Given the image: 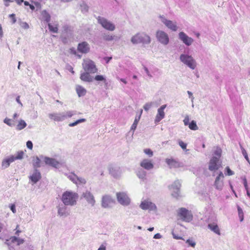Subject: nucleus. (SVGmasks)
Segmentation results:
<instances>
[{"label": "nucleus", "instance_id": "obj_1", "mask_svg": "<svg viewBox=\"0 0 250 250\" xmlns=\"http://www.w3.org/2000/svg\"><path fill=\"white\" fill-rule=\"evenodd\" d=\"M78 194L72 191H66L63 193L61 200L65 206H73L76 205Z\"/></svg>", "mask_w": 250, "mask_h": 250}, {"label": "nucleus", "instance_id": "obj_2", "mask_svg": "<svg viewBox=\"0 0 250 250\" xmlns=\"http://www.w3.org/2000/svg\"><path fill=\"white\" fill-rule=\"evenodd\" d=\"M130 42L134 45L139 43L148 44L151 42V38L145 32H138L132 36Z\"/></svg>", "mask_w": 250, "mask_h": 250}, {"label": "nucleus", "instance_id": "obj_3", "mask_svg": "<svg viewBox=\"0 0 250 250\" xmlns=\"http://www.w3.org/2000/svg\"><path fill=\"white\" fill-rule=\"evenodd\" d=\"M24 154V153L23 151H20L14 155H12L5 157L1 162V168H7L10 166V164L15 160L22 159Z\"/></svg>", "mask_w": 250, "mask_h": 250}, {"label": "nucleus", "instance_id": "obj_4", "mask_svg": "<svg viewBox=\"0 0 250 250\" xmlns=\"http://www.w3.org/2000/svg\"><path fill=\"white\" fill-rule=\"evenodd\" d=\"M181 62L191 70H194L197 66V63L194 58L188 54H181L179 57Z\"/></svg>", "mask_w": 250, "mask_h": 250}, {"label": "nucleus", "instance_id": "obj_5", "mask_svg": "<svg viewBox=\"0 0 250 250\" xmlns=\"http://www.w3.org/2000/svg\"><path fill=\"white\" fill-rule=\"evenodd\" d=\"M158 18L160 21L170 31L176 32L178 30L179 26L176 21L168 20L164 15H159Z\"/></svg>", "mask_w": 250, "mask_h": 250}, {"label": "nucleus", "instance_id": "obj_6", "mask_svg": "<svg viewBox=\"0 0 250 250\" xmlns=\"http://www.w3.org/2000/svg\"><path fill=\"white\" fill-rule=\"evenodd\" d=\"M155 37L157 42L164 46L168 45L170 42L168 34L162 30H157L156 31Z\"/></svg>", "mask_w": 250, "mask_h": 250}, {"label": "nucleus", "instance_id": "obj_7", "mask_svg": "<svg viewBox=\"0 0 250 250\" xmlns=\"http://www.w3.org/2000/svg\"><path fill=\"white\" fill-rule=\"evenodd\" d=\"M82 66L85 71L90 72L91 74L96 73L98 71V69L95 62L89 59L83 60Z\"/></svg>", "mask_w": 250, "mask_h": 250}, {"label": "nucleus", "instance_id": "obj_8", "mask_svg": "<svg viewBox=\"0 0 250 250\" xmlns=\"http://www.w3.org/2000/svg\"><path fill=\"white\" fill-rule=\"evenodd\" d=\"M181 183L179 180L175 181L171 185L168 186L169 189L171 191V195L176 199L181 197L180 192Z\"/></svg>", "mask_w": 250, "mask_h": 250}, {"label": "nucleus", "instance_id": "obj_9", "mask_svg": "<svg viewBox=\"0 0 250 250\" xmlns=\"http://www.w3.org/2000/svg\"><path fill=\"white\" fill-rule=\"evenodd\" d=\"M118 203L123 206H128L130 204L131 199L125 192H118L116 194Z\"/></svg>", "mask_w": 250, "mask_h": 250}, {"label": "nucleus", "instance_id": "obj_10", "mask_svg": "<svg viewBox=\"0 0 250 250\" xmlns=\"http://www.w3.org/2000/svg\"><path fill=\"white\" fill-rule=\"evenodd\" d=\"M178 213L181 219L184 221L189 222L192 220L193 216L191 211L185 208H180Z\"/></svg>", "mask_w": 250, "mask_h": 250}, {"label": "nucleus", "instance_id": "obj_11", "mask_svg": "<svg viewBox=\"0 0 250 250\" xmlns=\"http://www.w3.org/2000/svg\"><path fill=\"white\" fill-rule=\"evenodd\" d=\"M97 20L98 23L104 29L110 31H113L115 29V25L107 19L99 17Z\"/></svg>", "mask_w": 250, "mask_h": 250}, {"label": "nucleus", "instance_id": "obj_12", "mask_svg": "<svg viewBox=\"0 0 250 250\" xmlns=\"http://www.w3.org/2000/svg\"><path fill=\"white\" fill-rule=\"evenodd\" d=\"M143 210H148L149 211H156L157 208L156 205L149 200L142 201L139 206Z\"/></svg>", "mask_w": 250, "mask_h": 250}, {"label": "nucleus", "instance_id": "obj_13", "mask_svg": "<svg viewBox=\"0 0 250 250\" xmlns=\"http://www.w3.org/2000/svg\"><path fill=\"white\" fill-rule=\"evenodd\" d=\"M82 197L84 199L87 203L91 207H93L96 204V200L93 194L90 191L86 190L83 192L82 194Z\"/></svg>", "mask_w": 250, "mask_h": 250}, {"label": "nucleus", "instance_id": "obj_14", "mask_svg": "<svg viewBox=\"0 0 250 250\" xmlns=\"http://www.w3.org/2000/svg\"><path fill=\"white\" fill-rule=\"evenodd\" d=\"M114 203L115 201L110 195H104L102 196L101 200V206L103 208H110Z\"/></svg>", "mask_w": 250, "mask_h": 250}, {"label": "nucleus", "instance_id": "obj_15", "mask_svg": "<svg viewBox=\"0 0 250 250\" xmlns=\"http://www.w3.org/2000/svg\"><path fill=\"white\" fill-rule=\"evenodd\" d=\"M221 167V162L218 158L213 156L208 163V169L211 171H215Z\"/></svg>", "mask_w": 250, "mask_h": 250}, {"label": "nucleus", "instance_id": "obj_16", "mask_svg": "<svg viewBox=\"0 0 250 250\" xmlns=\"http://www.w3.org/2000/svg\"><path fill=\"white\" fill-rule=\"evenodd\" d=\"M178 38L183 43L188 46L191 45L194 42V39L193 38L189 37L183 31L179 33Z\"/></svg>", "mask_w": 250, "mask_h": 250}, {"label": "nucleus", "instance_id": "obj_17", "mask_svg": "<svg viewBox=\"0 0 250 250\" xmlns=\"http://www.w3.org/2000/svg\"><path fill=\"white\" fill-rule=\"evenodd\" d=\"M224 174L222 171H219L218 176L215 178L214 183V186L216 189L219 190L222 189L224 186Z\"/></svg>", "mask_w": 250, "mask_h": 250}, {"label": "nucleus", "instance_id": "obj_18", "mask_svg": "<svg viewBox=\"0 0 250 250\" xmlns=\"http://www.w3.org/2000/svg\"><path fill=\"white\" fill-rule=\"evenodd\" d=\"M67 177L74 184L77 185H84L86 183V181L84 178L78 177L74 173H71L68 175Z\"/></svg>", "mask_w": 250, "mask_h": 250}, {"label": "nucleus", "instance_id": "obj_19", "mask_svg": "<svg viewBox=\"0 0 250 250\" xmlns=\"http://www.w3.org/2000/svg\"><path fill=\"white\" fill-rule=\"evenodd\" d=\"M110 174L115 178H119L122 174V170L119 167L110 165L108 167Z\"/></svg>", "mask_w": 250, "mask_h": 250}, {"label": "nucleus", "instance_id": "obj_20", "mask_svg": "<svg viewBox=\"0 0 250 250\" xmlns=\"http://www.w3.org/2000/svg\"><path fill=\"white\" fill-rule=\"evenodd\" d=\"M140 166L147 170H150L154 168V164L151 160L148 159H144L140 163Z\"/></svg>", "mask_w": 250, "mask_h": 250}, {"label": "nucleus", "instance_id": "obj_21", "mask_svg": "<svg viewBox=\"0 0 250 250\" xmlns=\"http://www.w3.org/2000/svg\"><path fill=\"white\" fill-rule=\"evenodd\" d=\"M166 107L167 105L164 104L162 105L160 108L158 109L157 113L155 118V123H159L161 120L164 118L165 116V113L164 112V110L166 108Z\"/></svg>", "mask_w": 250, "mask_h": 250}, {"label": "nucleus", "instance_id": "obj_22", "mask_svg": "<svg viewBox=\"0 0 250 250\" xmlns=\"http://www.w3.org/2000/svg\"><path fill=\"white\" fill-rule=\"evenodd\" d=\"M42 176L40 172L37 169H34L32 174H31L29 178L32 182V184H36L41 179Z\"/></svg>", "mask_w": 250, "mask_h": 250}, {"label": "nucleus", "instance_id": "obj_23", "mask_svg": "<svg viewBox=\"0 0 250 250\" xmlns=\"http://www.w3.org/2000/svg\"><path fill=\"white\" fill-rule=\"evenodd\" d=\"M77 49L82 53L86 54L90 51V46L87 42H83L78 44Z\"/></svg>", "mask_w": 250, "mask_h": 250}, {"label": "nucleus", "instance_id": "obj_24", "mask_svg": "<svg viewBox=\"0 0 250 250\" xmlns=\"http://www.w3.org/2000/svg\"><path fill=\"white\" fill-rule=\"evenodd\" d=\"M90 74V72L84 71L81 73L80 78L82 81L85 82H92L94 80V77Z\"/></svg>", "mask_w": 250, "mask_h": 250}, {"label": "nucleus", "instance_id": "obj_25", "mask_svg": "<svg viewBox=\"0 0 250 250\" xmlns=\"http://www.w3.org/2000/svg\"><path fill=\"white\" fill-rule=\"evenodd\" d=\"M64 205H61L58 207V214L61 217H66L69 215L67 208Z\"/></svg>", "mask_w": 250, "mask_h": 250}, {"label": "nucleus", "instance_id": "obj_26", "mask_svg": "<svg viewBox=\"0 0 250 250\" xmlns=\"http://www.w3.org/2000/svg\"><path fill=\"white\" fill-rule=\"evenodd\" d=\"M44 161L46 165H50L55 168H58L59 167L60 163L55 159L45 157Z\"/></svg>", "mask_w": 250, "mask_h": 250}, {"label": "nucleus", "instance_id": "obj_27", "mask_svg": "<svg viewBox=\"0 0 250 250\" xmlns=\"http://www.w3.org/2000/svg\"><path fill=\"white\" fill-rule=\"evenodd\" d=\"M166 162L170 168H177L181 167L180 163L173 159H166Z\"/></svg>", "mask_w": 250, "mask_h": 250}, {"label": "nucleus", "instance_id": "obj_28", "mask_svg": "<svg viewBox=\"0 0 250 250\" xmlns=\"http://www.w3.org/2000/svg\"><path fill=\"white\" fill-rule=\"evenodd\" d=\"M208 227L209 229H210L212 231H213L215 233L219 235H220V229L216 223H212L208 224Z\"/></svg>", "mask_w": 250, "mask_h": 250}, {"label": "nucleus", "instance_id": "obj_29", "mask_svg": "<svg viewBox=\"0 0 250 250\" xmlns=\"http://www.w3.org/2000/svg\"><path fill=\"white\" fill-rule=\"evenodd\" d=\"M49 118L56 122H61L62 121L61 112L59 113H53L49 114L48 115Z\"/></svg>", "mask_w": 250, "mask_h": 250}, {"label": "nucleus", "instance_id": "obj_30", "mask_svg": "<svg viewBox=\"0 0 250 250\" xmlns=\"http://www.w3.org/2000/svg\"><path fill=\"white\" fill-rule=\"evenodd\" d=\"M62 120L63 121L68 118H71L76 114V111L73 110H68L61 112Z\"/></svg>", "mask_w": 250, "mask_h": 250}, {"label": "nucleus", "instance_id": "obj_31", "mask_svg": "<svg viewBox=\"0 0 250 250\" xmlns=\"http://www.w3.org/2000/svg\"><path fill=\"white\" fill-rule=\"evenodd\" d=\"M76 90L79 97L83 96L86 94V90L80 85H76Z\"/></svg>", "mask_w": 250, "mask_h": 250}, {"label": "nucleus", "instance_id": "obj_32", "mask_svg": "<svg viewBox=\"0 0 250 250\" xmlns=\"http://www.w3.org/2000/svg\"><path fill=\"white\" fill-rule=\"evenodd\" d=\"M136 174L137 177L143 181L146 179V172L142 169L138 170Z\"/></svg>", "mask_w": 250, "mask_h": 250}, {"label": "nucleus", "instance_id": "obj_33", "mask_svg": "<svg viewBox=\"0 0 250 250\" xmlns=\"http://www.w3.org/2000/svg\"><path fill=\"white\" fill-rule=\"evenodd\" d=\"M154 106H157L156 103L155 102H150L146 103L143 108L146 111H148L151 108Z\"/></svg>", "mask_w": 250, "mask_h": 250}, {"label": "nucleus", "instance_id": "obj_34", "mask_svg": "<svg viewBox=\"0 0 250 250\" xmlns=\"http://www.w3.org/2000/svg\"><path fill=\"white\" fill-rule=\"evenodd\" d=\"M142 112H143V110L141 109V111H140V113L139 115V116L137 117H135V119L134 121V123L133 124H132L131 127V130H132L133 131H134L136 127H137V124L140 119V118H141V115L142 114Z\"/></svg>", "mask_w": 250, "mask_h": 250}, {"label": "nucleus", "instance_id": "obj_35", "mask_svg": "<svg viewBox=\"0 0 250 250\" xmlns=\"http://www.w3.org/2000/svg\"><path fill=\"white\" fill-rule=\"evenodd\" d=\"M26 125L27 124L23 120L21 119L18 122V124L16 126V129L18 130H21L24 129Z\"/></svg>", "mask_w": 250, "mask_h": 250}, {"label": "nucleus", "instance_id": "obj_36", "mask_svg": "<svg viewBox=\"0 0 250 250\" xmlns=\"http://www.w3.org/2000/svg\"><path fill=\"white\" fill-rule=\"evenodd\" d=\"M214 151H213V156H216L217 158H218V159L221 157L222 155V149L218 147V146H215L213 148Z\"/></svg>", "mask_w": 250, "mask_h": 250}, {"label": "nucleus", "instance_id": "obj_37", "mask_svg": "<svg viewBox=\"0 0 250 250\" xmlns=\"http://www.w3.org/2000/svg\"><path fill=\"white\" fill-rule=\"evenodd\" d=\"M42 18L43 20L48 22L50 20V16L46 10H43L41 13Z\"/></svg>", "mask_w": 250, "mask_h": 250}, {"label": "nucleus", "instance_id": "obj_38", "mask_svg": "<svg viewBox=\"0 0 250 250\" xmlns=\"http://www.w3.org/2000/svg\"><path fill=\"white\" fill-rule=\"evenodd\" d=\"M102 38L105 41H111L114 40V36L108 33H104L102 35Z\"/></svg>", "mask_w": 250, "mask_h": 250}, {"label": "nucleus", "instance_id": "obj_39", "mask_svg": "<svg viewBox=\"0 0 250 250\" xmlns=\"http://www.w3.org/2000/svg\"><path fill=\"white\" fill-rule=\"evenodd\" d=\"M41 160L38 157L33 158V166L34 169H37L41 167L40 165Z\"/></svg>", "mask_w": 250, "mask_h": 250}, {"label": "nucleus", "instance_id": "obj_40", "mask_svg": "<svg viewBox=\"0 0 250 250\" xmlns=\"http://www.w3.org/2000/svg\"><path fill=\"white\" fill-rule=\"evenodd\" d=\"M10 240L12 242H17V245H20L24 242V240L21 238H19L16 237L15 236H13L10 238Z\"/></svg>", "mask_w": 250, "mask_h": 250}, {"label": "nucleus", "instance_id": "obj_41", "mask_svg": "<svg viewBox=\"0 0 250 250\" xmlns=\"http://www.w3.org/2000/svg\"><path fill=\"white\" fill-rule=\"evenodd\" d=\"M237 210L240 222H242L244 220V212L242 209L238 205L237 206Z\"/></svg>", "mask_w": 250, "mask_h": 250}, {"label": "nucleus", "instance_id": "obj_42", "mask_svg": "<svg viewBox=\"0 0 250 250\" xmlns=\"http://www.w3.org/2000/svg\"><path fill=\"white\" fill-rule=\"evenodd\" d=\"M49 30L53 33H57L58 31V25L56 24L55 26L51 25L50 23L48 24Z\"/></svg>", "mask_w": 250, "mask_h": 250}, {"label": "nucleus", "instance_id": "obj_43", "mask_svg": "<svg viewBox=\"0 0 250 250\" xmlns=\"http://www.w3.org/2000/svg\"><path fill=\"white\" fill-rule=\"evenodd\" d=\"M240 148L241 149L242 153L247 161L248 163H250V160L248 155V154L247 153L246 150L245 149V148L242 146V145H240Z\"/></svg>", "mask_w": 250, "mask_h": 250}, {"label": "nucleus", "instance_id": "obj_44", "mask_svg": "<svg viewBox=\"0 0 250 250\" xmlns=\"http://www.w3.org/2000/svg\"><path fill=\"white\" fill-rule=\"evenodd\" d=\"M188 127L191 130H196L198 129V126L194 121H192L189 124Z\"/></svg>", "mask_w": 250, "mask_h": 250}, {"label": "nucleus", "instance_id": "obj_45", "mask_svg": "<svg viewBox=\"0 0 250 250\" xmlns=\"http://www.w3.org/2000/svg\"><path fill=\"white\" fill-rule=\"evenodd\" d=\"M94 79L96 81H103L104 83H105L106 81L105 78L103 75H96L94 78Z\"/></svg>", "mask_w": 250, "mask_h": 250}, {"label": "nucleus", "instance_id": "obj_46", "mask_svg": "<svg viewBox=\"0 0 250 250\" xmlns=\"http://www.w3.org/2000/svg\"><path fill=\"white\" fill-rule=\"evenodd\" d=\"M3 122L9 126L14 125V124L12 122V119H11L5 118L3 120Z\"/></svg>", "mask_w": 250, "mask_h": 250}, {"label": "nucleus", "instance_id": "obj_47", "mask_svg": "<svg viewBox=\"0 0 250 250\" xmlns=\"http://www.w3.org/2000/svg\"><path fill=\"white\" fill-rule=\"evenodd\" d=\"M144 153L147 155L149 157H152L153 155V151L149 148H146L144 150Z\"/></svg>", "mask_w": 250, "mask_h": 250}, {"label": "nucleus", "instance_id": "obj_48", "mask_svg": "<svg viewBox=\"0 0 250 250\" xmlns=\"http://www.w3.org/2000/svg\"><path fill=\"white\" fill-rule=\"evenodd\" d=\"M20 25L21 28L24 29H27L29 28L28 24L26 22L21 21Z\"/></svg>", "mask_w": 250, "mask_h": 250}, {"label": "nucleus", "instance_id": "obj_49", "mask_svg": "<svg viewBox=\"0 0 250 250\" xmlns=\"http://www.w3.org/2000/svg\"><path fill=\"white\" fill-rule=\"evenodd\" d=\"M81 10L82 12H87L88 11V7L87 6V5L84 3H83L81 5Z\"/></svg>", "mask_w": 250, "mask_h": 250}, {"label": "nucleus", "instance_id": "obj_50", "mask_svg": "<svg viewBox=\"0 0 250 250\" xmlns=\"http://www.w3.org/2000/svg\"><path fill=\"white\" fill-rule=\"evenodd\" d=\"M178 144L179 146H181V147L183 149L185 150L186 149L187 145V144L185 143L184 142H183L181 140L178 141Z\"/></svg>", "mask_w": 250, "mask_h": 250}, {"label": "nucleus", "instance_id": "obj_51", "mask_svg": "<svg viewBox=\"0 0 250 250\" xmlns=\"http://www.w3.org/2000/svg\"><path fill=\"white\" fill-rule=\"evenodd\" d=\"M186 243L187 244H188V245L190 246L191 247H192L193 248H194L196 245V243L194 241H193L191 240H190L189 239H188L186 241Z\"/></svg>", "mask_w": 250, "mask_h": 250}, {"label": "nucleus", "instance_id": "obj_52", "mask_svg": "<svg viewBox=\"0 0 250 250\" xmlns=\"http://www.w3.org/2000/svg\"><path fill=\"white\" fill-rule=\"evenodd\" d=\"M226 170L227 172L226 174L229 176H231L234 174L233 171H232L229 167H226Z\"/></svg>", "mask_w": 250, "mask_h": 250}, {"label": "nucleus", "instance_id": "obj_53", "mask_svg": "<svg viewBox=\"0 0 250 250\" xmlns=\"http://www.w3.org/2000/svg\"><path fill=\"white\" fill-rule=\"evenodd\" d=\"M26 146L30 149H32L33 148V144L31 141H28L26 142Z\"/></svg>", "mask_w": 250, "mask_h": 250}, {"label": "nucleus", "instance_id": "obj_54", "mask_svg": "<svg viewBox=\"0 0 250 250\" xmlns=\"http://www.w3.org/2000/svg\"><path fill=\"white\" fill-rule=\"evenodd\" d=\"M189 119L188 116H186L185 117L184 120H183L184 125H189Z\"/></svg>", "mask_w": 250, "mask_h": 250}, {"label": "nucleus", "instance_id": "obj_55", "mask_svg": "<svg viewBox=\"0 0 250 250\" xmlns=\"http://www.w3.org/2000/svg\"><path fill=\"white\" fill-rule=\"evenodd\" d=\"M243 180L244 186L245 187V189L246 190H248V188H248V186L247 179H246L245 177L243 178Z\"/></svg>", "mask_w": 250, "mask_h": 250}, {"label": "nucleus", "instance_id": "obj_56", "mask_svg": "<svg viewBox=\"0 0 250 250\" xmlns=\"http://www.w3.org/2000/svg\"><path fill=\"white\" fill-rule=\"evenodd\" d=\"M144 70L146 72V75H147V76L151 78L152 77V76L151 75V74H150V72L149 71L148 68L146 67H144Z\"/></svg>", "mask_w": 250, "mask_h": 250}, {"label": "nucleus", "instance_id": "obj_57", "mask_svg": "<svg viewBox=\"0 0 250 250\" xmlns=\"http://www.w3.org/2000/svg\"><path fill=\"white\" fill-rule=\"evenodd\" d=\"M9 17L12 20V23H15L16 22L15 15L14 14H10Z\"/></svg>", "mask_w": 250, "mask_h": 250}, {"label": "nucleus", "instance_id": "obj_58", "mask_svg": "<svg viewBox=\"0 0 250 250\" xmlns=\"http://www.w3.org/2000/svg\"><path fill=\"white\" fill-rule=\"evenodd\" d=\"M10 208L13 213H15L16 212V207L14 204L11 205Z\"/></svg>", "mask_w": 250, "mask_h": 250}, {"label": "nucleus", "instance_id": "obj_59", "mask_svg": "<svg viewBox=\"0 0 250 250\" xmlns=\"http://www.w3.org/2000/svg\"><path fill=\"white\" fill-rule=\"evenodd\" d=\"M187 93L189 96V97L191 99V101L192 103H193L194 98L193 96L192 92L189 91H188Z\"/></svg>", "mask_w": 250, "mask_h": 250}, {"label": "nucleus", "instance_id": "obj_60", "mask_svg": "<svg viewBox=\"0 0 250 250\" xmlns=\"http://www.w3.org/2000/svg\"><path fill=\"white\" fill-rule=\"evenodd\" d=\"M86 121V119L84 118L80 119L76 121L77 125L79 124L85 122Z\"/></svg>", "mask_w": 250, "mask_h": 250}, {"label": "nucleus", "instance_id": "obj_61", "mask_svg": "<svg viewBox=\"0 0 250 250\" xmlns=\"http://www.w3.org/2000/svg\"><path fill=\"white\" fill-rule=\"evenodd\" d=\"M97 250H106V245L102 244Z\"/></svg>", "mask_w": 250, "mask_h": 250}, {"label": "nucleus", "instance_id": "obj_62", "mask_svg": "<svg viewBox=\"0 0 250 250\" xmlns=\"http://www.w3.org/2000/svg\"><path fill=\"white\" fill-rule=\"evenodd\" d=\"M153 238L154 239H160L162 238V235L160 233H156L154 235Z\"/></svg>", "mask_w": 250, "mask_h": 250}, {"label": "nucleus", "instance_id": "obj_63", "mask_svg": "<svg viewBox=\"0 0 250 250\" xmlns=\"http://www.w3.org/2000/svg\"><path fill=\"white\" fill-rule=\"evenodd\" d=\"M172 234L173 238L175 239H182V237L176 235L173 232H172Z\"/></svg>", "mask_w": 250, "mask_h": 250}, {"label": "nucleus", "instance_id": "obj_64", "mask_svg": "<svg viewBox=\"0 0 250 250\" xmlns=\"http://www.w3.org/2000/svg\"><path fill=\"white\" fill-rule=\"evenodd\" d=\"M16 101L18 103H19L21 106H22V103H21L20 100V96H18L16 98Z\"/></svg>", "mask_w": 250, "mask_h": 250}]
</instances>
